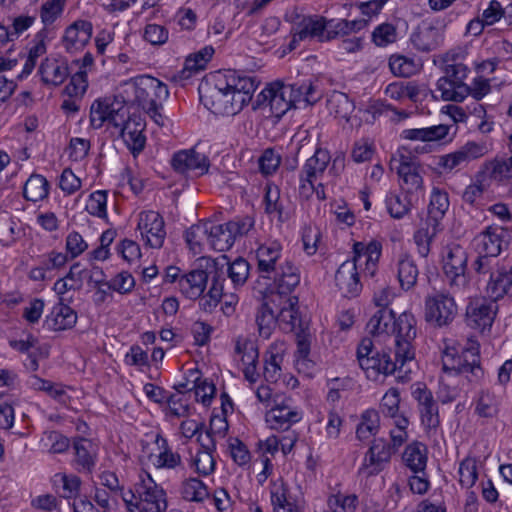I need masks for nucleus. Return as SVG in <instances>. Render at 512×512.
<instances>
[{"label": "nucleus", "instance_id": "27", "mask_svg": "<svg viewBox=\"0 0 512 512\" xmlns=\"http://www.w3.org/2000/svg\"><path fill=\"white\" fill-rule=\"evenodd\" d=\"M327 19L322 16H309L303 18L294 34L293 41H303L307 38H317L318 41L326 40Z\"/></svg>", "mask_w": 512, "mask_h": 512}, {"label": "nucleus", "instance_id": "34", "mask_svg": "<svg viewBox=\"0 0 512 512\" xmlns=\"http://www.w3.org/2000/svg\"><path fill=\"white\" fill-rule=\"evenodd\" d=\"M419 270L415 260L408 254L400 255L397 262V277L403 290L413 288L418 279Z\"/></svg>", "mask_w": 512, "mask_h": 512}, {"label": "nucleus", "instance_id": "36", "mask_svg": "<svg viewBox=\"0 0 512 512\" xmlns=\"http://www.w3.org/2000/svg\"><path fill=\"white\" fill-rule=\"evenodd\" d=\"M461 358L469 382H479L484 376V370L480 365L478 344L472 343L470 347L463 349Z\"/></svg>", "mask_w": 512, "mask_h": 512}, {"label": "nucleus", "instance_id": "2", "mask_svg": "<svg viewBox=\"0 0 512 512\" xmlns=\"http://www.w3.org/2000/svg\"><path fill=\"white\" fill-rule=\"evenodd\" d=\"M122 87L124 103L142 108L157 125H163L160 110L163 101L169 96L166 84L152 76L142 75L126 81Z\"/></svg>", "mask_w": 512, "mask_h": 512}, {"label": "nucleus", "instance_id": "8", "mask_svg": "<svg viewBox=\"0 0 512 512\" xmlns=\"http://www.w3.org/2000/svg\"><path fill=\"white\" fill-rule=\"evenodd\" d=\"M458 313L454 298L445 292L435 291L425 298V320L435 327L449 325Z\"/></svg>", "mask_w": 512, "mask_h": 512}, {"label": "nucleus", "instance_id": "38", "mask_svg": "<svg viewBox=\"0 0 512 512\" xmlns=\"http://www.w3.org/2000/svg\"><path fill=\"white\" fill-rule=\"evenodd\" d=\"M330 162V154L327 150L316 148L314 154L306 160L302 167L301 174L306 180L317 179L323 175Z\"/></svg>", "mask_w": 512, "mask_h": 512}, {"label": "nucleus", "instance_id": "57", "mask_svg": "<svg viewBox=\"0 0 512 512\" xmlns=\"http://www.w3.org/2000/svg\"><path fill=\"white\" fill-rule=\"evenodd\" d=\"M65 0H48L40 10L41 21L45 26L53 24L63 12Z\"/></svg>", "mask_w": 512, "mask_h": 512}, {"label": "nucleus", "instance_id": "55", "mask_svg": "<svg viewBox=\"0 0 512 512\" xmlns=\"http://www.w3.org/2000/svg\"><path fill=\"white\" fill-rule=\"evenodd\" d=\"M498 404L495 396L488 391H482L476 401L475 413L484 418H492L497 414Z\"/></svg>", "mask_w": 512, "mask_h": 512}, {"label": "nucleus", "instance_id": "39", "mask_svg": "<svg viewBox=\"0 0 512 512\" xmlns=\"http://www.w3.org/2000/svg\"><path fill=\"white\" fill-rule=\"evenodd\" d=\"M210 221H200L185 232V241L194 254L202 253L205 241L209 244Z\"/></svg>", "mask_w": 512, "mask_h": 512}, {"label": "nucleus", "instance_id": "18", "mask_svg": "<svg viewBox=\"0 0 512 512\" xmlns=\"http://www.w3.org/2000/svg\"><path fill=\"white\" fill-rule=\"evenodd\" d=\"M137 228L146 244L151 248L159 249L163 246L166 231L163 217L155 211H144L139 214Z\"/></svg>", "mask_w": 512, "mask_h": 512}, {"label": "nucleus", "instance_id": "62", "mask_svg": "<svg viewBox=\"0 0 512 512\" xmlns=\"http://www.w3.org/2000/svg\"><path fill=\"white\" fill-rule=\"evenodd\" d=\"M88 83H87V74L85 71H78L71 76L70 82L66 85L64 92L70 98L72 97H82L86 92Z\"/></svg>", "mask_w": 512, "mask_h": 512}, {"label": "nucleus", "instance_id": "56", "mask_svg": "<svg viewBox=\"0 0 512 512\" xmlns=\"http://www.w3.org/2000/svg\"><path fill=\"white\" fill-rule=\"evenodd\" d=\"M106 206L107 192L99 190L90 194L85 209L90 215L105 219L107 218Z\"/></svg>", "mask_w": 512, "mask_h": 512}, {"label": "nucleus", "instance_id": "59", "mask_svg": "<svg viewBox=\"0 0 512 512\" xmlns=\"http://www.w3.org/2000/svg\"><path fill=\"white\" fill-rule=\"evenodd\" d=\"M478 478L476 461L472 458L464 459L459 466V482L462 487H472Z\"/></svg>", "mask_w": 512, "mask_h": 512}, {"label": "nucleus", "instance_id": "29", "mask_svg": "<svg viewBox=\"0 0 512 512\" xmlns=\"http://www.w3.org/2000/svg\"><path fill=\"white\" fill-rule=\"evenodd\" d=\"M281 253L282 246L276 241L261 244L256 250L258 270L268 274L267 277L270 278L272 271L282 261Z\"/></svg>", "mask_w": 512, "mask_h": 512}, {"label": "nucleus", "instance_id": "54", "mask_svg": "<svg viewBox=\"0 0 512 512\" xmlns=\"http://www.w3.org/2000/svg\"><path fill=\"white\" fill-rule=\"evenodd\" d=\"M389 67L394 75L400 77H410L417 71L414 60L402 55H391Z\"/></svg>", "mask_w": 512, "mask_h": 512}, {"label": "nucleus", "instance_id": "44", "mask_svg": "<svg viewBox=\"0 0 512 512\" xmlns=\"http://www.w3.org/2000/svg\"><path fill=\"white\" fill-rule=\"evenodd\" d=\"M49 194V182L40 174H32L25 182L23 195L26 200L37 202Z\"/></svg>", "mask_w": 512, "mask_h": 512}, {"label": "nucleus", "instance_id": "16", "mask_svg": "<svg viewBox=\"0 0 512 512\" xmlns=\"http://www.w3.org/2000/svg\"><path fill=\"white\" fill-rule=\"evenodd\" d=\"M381 251L382 245L376 240H373L368 244L355 242L353 244V258L351 260H346L345 262L355 264V270L357 272L363 271L365 274L373 277L376 273Z\"/></svg>", "mask_w": 512, "mask_h": 512}, {"label": "nucleus", "instance_id": "11", "mask_svg": "<svg viewBox=\"0 0 512 512\" xmlns=\"http://www.w3.org/2000/svg\"><path fill=\"white\" fill-rule=\"evenodd\" d=\"M292 91L283 82L275 81L257 96V106L267 105L275 117L281 118L294 107L293 100H291Z\"/></svg>", "mask_w": 512, "mask_h": 512}, {"label": "nucleus", "instance_id": "49", "mask_svg": "<svg viewBox=\"0 0 512 512\" xmlns=\"http://www.w3.org/2000/svg\"><path fill=\"white\" fill-rule=\"evenodd\" d=\"M287 487L283 481L274 482L271 488V503L274 512H299L297 506L287 498Z\"/></svg>", "mask_w": 512, "mask_h": 512}, {"label": "nucleus", "instance_id": "23", "mask_svg": "<svg viewBox=\"0 0 512 512\" xmlns=\"http://www.w3.org/2000/svg\"><path fill=\"white\" fill-rule=\"evenodd\" d=\"M335 283L342 295L347 298L357 296L362 289L359 272L351 262H343L340 265L335 274Z\"/></svg>", "mask_w": 512, "mask_h": 512}, {"label": "nucleus", "instance_id": "12", "mask_svg": "<svg viewBox=\"0 0 512 512\" xmlns=\"http://www.w3.org/2000/svg\"><path fill=\"white\" fill-rule=\"evenodd\" d=\"M412 388V396L417 401L421 423L429 435L435 434L440 425L438 404L425 384L417 383Z\"/></svg>", "mask_w": 512, "mask_h": 512}, {"label": "nucleus", "instance_id": "48", "mask_svg": "<svg viewBox=\"0 0 512 512\" xmlns=\"http://www.w3.org/2000/svg\"><path fill=\"white\" fill-rule=\"evenodd\" d=\"M224 265V272L226 278L231 280L234 288L243 286L249 276L250 264L242 257L235 259L233 262H226Z\"/></svg>", "mask_w": 512, "mask_h": 512}, {"label": "nucleus", "instance_id": "30", "mask_svg": "<svg viewBox=\"0 0 512 512\" xmlns=\"http://www.w3.org/2000/svg\"><path fill=\"white\" fill-rule=\"evenodd\" d=\"M410 40L418 51L430 52L440 46L442 35L438 28L423 24L412 33Z\"/></svg>", "mask_w": 512, "mask_h": 512}, {"label": "nucleus", "instance_id": "15", "mask_svg": "<svg viewBox=\"0 0 512 512\" xmlns=\"http://www.w3.org/2000/svg\"><path fill=\"white\" fill-rule=\"evenodd\" d=\"M276 292H271V301L281 300L283 296H289L300 283L299 268L289 259L282 260L272 271Z\"/></svg>", "mask_w": 512, "mask_h": 512}, {"label": "nucleus", "instance_id": "64", "mask_svg": "<svg viewBox=\"0 0 512 512\" xmlns=\"http://www.w3.org/2000/svg\"><path fill=\"white\" fill-rule=\"evenodd\" d=\"M490 177L496 181L512 178V156L505 160H494L490 163Z\"/></svg>", "mask_w": 512, "mask_h": 512}, {"label": "nucleus", "instance_id": "33", "mask_svg": "<svg viewBox=\"0 0 512 512\" xmlns=\"http://www.w3.org/2000/svg\"><path fill=\"white\" fill-rule=\"evenodd\" d=\"M449 205L448 194L438 188H434L431 193L425 222L441 227V220L444 218Z\"/></svg>", "mask_w": 512, "mask_h": 512}, {"label": "nucleus", "instance_id": "17", "mask_svg": "<svg viewBox=\"0 0 512 512\" xmlns=\"http://www.w3.org/2000/svg\"><path fill=\"white\" fill-rule=\"evenodd\" d=\"M497 300L482 298L470 301L466 308L467 325L473 329L484 331L490 328L497 313Z\"/></svg>", "mask_w": 512, "mask_h": 512}, {"label": "nucleus", "instance_id": "37", "mask_svg": "<svg viewBox=\"0 0 512 512\" xmlns=\"http://www.w3.org/2000/svg\"><path fill=\"white\" fill-rule=\"evenodd\" d=\"M209 245L216 251H228L234 244L236 238L234 237L230 227L227 223L214 224L210 221Z\"/></svg>", "mask_w": 512, "mask_h": 512}, {"label": "nucleus", "instance_id": "9", "mask_svg": "<svg viewBox=\"0 0 512 512\" xmlns=\"http://www.w3.org/2000/svg\"><path fill=\"white\" fill-rule=\"evenodd\" d=\"M138 494L136 512H165L167 509L166 492L146 473L135 485Z\"/></svg>", "mask_w": 512, "mask_h": 512}, {"label": "nucleus", "instance_id": "1", "mask_svg": "<svg viewBox=\"0 0 512 512\" xmlns=\"http://www.w3.org/2000/svg\"><path fill=\"white\" fill-rule=\"evenodd\" d=\"M395 350L378 351L370 338H363L357 348V361L365 371L368 379L378 380L380 374L385 376L401 372L406 363L414 359L412 341L416 337V320L411 313L403 312L398 318L394 316Z\"/></svg>", "mask_w": 512, "mask_h": 512}, {"label": "nucleus", "instance_id": "13", "mask_svg": "<svg viewBox=\"0 0 512 512\" xmlns=\"http://www.w3.org/2000/svg\"><path fill=\"white\" fill-rule=\"evenodd\" d=\"M487 153V147L484 143L468 141L458 150L437 157L436 165L445 172H451L454 169L465 167L471 161L484 156Z\"/></svg>", "mask_w": 512, "mask_h": 512}, {"label": "nucleus", "instance_id": "24", "mask_svg": "<svg viewBox=\"0 0 512 512\" xmlns=\"http://www.w3.org/2000/svg\"><path fill=\"white\" fill-rule=\"evenodd\" d=\"M77 322V313L60 298L49 315L46 316L44 327L50 331H63L71 329Z\"/></svg>", "mask_w": 512, "mask_h": 512}, {"label": "nucleus", "instance_id": "4", "mask_svg": "<svg viewBox=\"0 0 512 512\" xmlns=\"http://www.w3.org/2000/svg\"><path fill=\"white\" fill-rule=\"evenodd\" d=\"M217 275L226 279L224 265H220L217 260H208L204 268L192 269L181 275L178 288L186 298L197 300L203 295L207 286L213 283V276Z\"/></svg>", "mask_w": 512, "mask_h": 512}, {"label": "nucleus", "instance_id": "31", "mask_svg": "<svg viewBox=\"0 0 512 512\" xmlns=\"http://www.w3.org/2000/svg\"><path fill=\"white\" fill-rule=\"evenodd\" d=\"M42 80L46 84L61 85L70 74L68 64L56 59H45L39 67Z\"/></svg>", "mask_w": 512, "mask_h": 512}, {"label": "nucleus", "instance_id": "47", "mask_svg": "<svg viewBox=\"0 0 512 512\" xmlns=\"http://www.w3.org/2000/svg\"><path fill=\"white\" fill-rule=\"evenodd\" d=\"M402 459L413 472H423L427 462L425 446L419 443L408 445L404 450Z\"/></svg>", "mask_w": 512, "mask_h": 512}, {"label": "nucleus", "instance_id": "51", "mask_svg": "<svg viewBox=\"0 0 512 512\" xmlns=\"http://www.w3.org/2000/svg\"><path fill=\"white\" fill-rule=\"evenodd\" d=\"M385 202L390 216L395 219H401L408 214L412 205L407 194L389 193Z\"/></svg>", "mask_w": 512, "mask_h": 512}, {"label": "nucleus", "instance_id": "35", "mask_svg": "<svg viewBox=\"0 0 512 512\" xmlns=\"http://www.w3.org/2000/svg\"><path fill=\"white\" fill-rule=\"evenodd\" d=\"M326 106L331 115L335 118L349 121L355 109V104L347 94L340 91H333L326 101Z\"/></svg>", "mask_w": 512, "mask_h": 512}, {"label": "nucleus", "instance_id": "7", "mask_svg": "<svg viewBox=\"0 0 512 512\" xmlns=\"http://www.w3.org/2000/svg\"><path fill=\"white\" fill-rule=\"evenodd\" d=\"M467 262V252L459 244H450L445 247L442 269L450 288L454 292L465 289L469 284V278L466 274Z\"/></svg>", "mask_w": 512, "mask_h": 512}, {"label": "nucleus", "instance_id": "14", "mask_svg": "<svg viewBox=\"0 0 512 512\" xmlns=\"http://www.w3.org/2000/svg\"><path fill=\"white\" fill-rule=\"evenodd\" d=\"M219 73L214 76V85L206 83L199 87L200 101L215 114H236L239 110H232L231 95L228 88L218 86Z\"/></svg>", "mask_w": 512, "mask_h": 512}, {"label": "nucleus", "instance_id": "63", "mask_svg": "<svg viewBox=\"0 0 512 512\" xmlns=\"http://www.w3.org/2000/svg\"><path fill=\"white\" fill-rule=\"evenodd\" d=\"M106 286L120 294H126L131 292L134 288L135 280L129 272L123 271L108 281Z\"/></svg>", "mask_w": 512, "mask_h": 512}, {"label": "nucleus", "instance_id": "25", "mask_svg": "<svg viewBox=\"0 0 512 512\" xmlns=\"http://www.w3.org/2000/svg\"><path fill=\"white\" fill-rule=\"evenodd\" d=\"M298 298L296 296H283L276 302L277 323L284 331H294L300 327L298 315Z\"/></svg>", "mask_w": 512, "mask_h": 512}, {"label": "nucleus", "instance_id": "32", "mask_svg": "<svg viewBox=\"0 0 512 512\" xmlns=\"http://www.w3.org/2000/svg\"><path fill=\"white\" fill-rule=\"evenodd\" d=\"M277 302V300L275 301ZM276 303L271 301V294L265 298L256 315V323L261 337L269 338L277 324Z\"/></svg>", "mask_w": 512, "mask_h": 512}, {"label": "nucleus", "instance_id": "53", "mask_svg": "<svg viewBox=\"0 0 512 512\" xmlns=\"http://www.w3.org/2000/svg\"><path fill=\"white\" fill-rule=\"evenodd\" d=\"M234 350L235 354L241 356L243 364L258 362L259 351L255 341L245 337H238L235 341Z\"/></svg>", "mask_w": 512, "mask_h": 512}, {"label": "nucleus", "instance_id": "50", "mask_svg": "<svg viewBox=\"0 0 512 512\" xmlns=\"http://www.w3.org/2000/svg\"><path fill=\"white\" fill-rule=\"evenodd\" d=\"M183 499L193 502H203L209 497L206 485L198 478H189L182 483Z\"/></svg>", "mask_w": 512, "mask_h": 512}, {"label": "nucleus", "instance_id": "22", "mask_svg": "<svg viewBox=\"0 0 512 512\" xmlns=\"http://www.w3.org/2000/svg\"><path fill=\"white\" fill-rule=\"evenodd\" d=\"M92 23L86 20H77L65 31L62 43L68 52L78 51L86 46L92 36Z\"/></svg>", "mask_w": 512, "mask_h": 512}, {"label": "nucleus", "instance_id": "19", "mask_svg": "<svg viewBox=\"0 0 512 512\" xmlns=\"http://www.w3.org/2000/svg\"><path fill=\"white\" fill-rule=\"evenodd\" d=\"M395 451L385 439H374L372 445L367 451L361 470L368 469V476L376 475L381 472L384 465L391 459Z\"/></svg>", "mask_w": 512, "mask_h": 512}, {"label": "nucleus", "instance_id": "5", "mask_svg": "<svg viewBox=\"0 0 512 512\" xmlns=\"http://www.w3.org/2000/svg\"><path fill=\"white\" fill-rule=\"evenodd\" d=\"M443 72L436 83L440 97L447 102H462L469 95V85L465 83L470 73L466 64H448L439 66Z\"/></svg>", "mask_w": 512, "mask_h": 512}, {"label": "nucleus", "instance_id": "10", "mask_svg": "<svg viewBox=\"0 0 512 512\" xmlns=\"http://www.w3.org/2000/svg\"><path fill=\"white\" fill-rule=\"evenodd\" d=\"M170 163L173 170L185 178L200 177L206 174L210 167L208 157L194 148L174 153Z\"/></svg>", "mask_w": 512, "mask_h": 512}, {"label": "nucleus", "instance_id": "46", "mask_svg": "<svg viewBox=\"0 0 512 512\" xmlns=\"http://www.w3.org/2000/svg\"><path fill=\"white\" fill-rule=\"evenodd\" d=\"M289 88H291L292 95L291 100H293L294 107L296 103L304 102L306 105H313L321 98V92L317 90V87L312 83H303V84H286Z\"/></svg>", "mask_w": 512, "mask_h": 512}, {"label": "nucleus", "instance_id": "43", "mask_svg": "<svg viewBox=\"0 0 512 512\" xmlns=\"http://www.w3.org/2000/svg\"><path fill=\"white\" fill-rule=\"evenodd\" d=\"M213 283L209 285L206 295H202L199 302L200 308L205 312H212L219 304L223 296H227L226 279L220 276H213Z\"/></svg>", "mask_w": 512, "mask_h": 512}, {"label": "nucleus", "instance_id": "60", "mask_svg": "<svg viewBox=\"0 0 512 512\" xmlns=\"http://www.w3.org/2000/svg\"><path fill=\"white\" fill-rule=\"evenodd\" d=\"M372 39L377 46L381 47L394 43L397 39L396 28L390 23H383L374 29Z\"/></svg>", "mask_w": 512, "mask_h": 512}, {"label": "nucleus", "instance_id": "40", "mask_svg": "<svg viewBox=\"0 0 512 512\" xmlns=\"http://www.w3.org/2000/svg\"><path fill=\"white\" fill-rule=\"evenodd\" d=\"M394 312L390 309H379L368 321L366 328L372 335H391L394 331Z\"/></svg>", "mask_w": 512, "mask_h": 512}, {"label": "nucleus", "instance_id": "26", "mask_svg": "<svg viewBox=\"0 0 512 512\" xmlns=\"http://www.w3.org/2000/svg\"><path fill=\"white\" fill-rule=\"evenodd\" d=\"M301 415L288 404H276L265 415V420L271 429L288 430L294 423L300 421Z\"/></svg>", "mask_w": 512, "mask_h": 512}, {"label": "nucleus", "instance_id": "42", "mask_svg": "<svg viewBox=\"0 0 512 512\" xmlns=\"http://www.w3.org/2000/svg\"><path fill=\"white\" fill-rule=\"evenodd\" d=\"M441 230L442 227L424 221L421 227L414 233L413 240L417 246V252L421 257H428L431 250V243Z\"/></svg>", "mask_w": 512, "mask_h": 512}, {"label": "nucleus", "instance_id": "6", "mask_svg": "<svg viewBox=\"0 0 512 512\" xmlns=\"http://www.w3.org/2000/svg\"><path fill=\"white\" fill-rule=\"evenodd\" d=\"M258 84L259 81L255 76L246 75L240 71L219 72L218 86L229 89L232 110L241 111L251 101Z\"/></svg>", "mask_w": 512, "mask_h": 512}, {"label": "nucleus", "instance_id": "52", "mask_svg": "<svg viewBox=\"0 0 512 512\" xmlns=\"http://www.w3.org/2000/svg\"><path fill=\"white\" fill-rule=\"evenodd\" d=\"M264 204L267 214L276 213L280 222H284L287 219V216L284 215V205L280 201V192L277 186H266Z\"/></svg>", "mask_w": 512, "mask_h": 512}, {"label": "nucleus", "instance_id": "21", "mask_svg": "<svg viewBox=\"0 0 512 512\" xmlns=\"http://www.w3.org/2000/svg\"><path fill=\"white\" fill-rule=\"evenodd\" d=\"M506 234L503 228L488 227L474 238L475 251L477 254L499 256L503 245H507L504 241Z\"/></svg>", "mask_w": 512, "mask_h": 512}, {"label": "nucleus", "instance_id": "41", "mask_svg": "<svg viewBox=\"0 0 512 512\" xmlns=\"http://www.w3.org/2000/svg\"><path fill=\"white\" fill-rule=\"evenodd\" d=\"M283 353L277 347L270 346L264 354V379L276 383L282 375Z\"/></svg>", "mask_w": 512, "mask_h": 512}, {"label": "nucleus", "instance_id": "28", "mask_svg": "<svg viewBox=\"0 0 512 512\" xmlns=\"http://www.w3.org/2000/svg\"><path fill=\"white\" fill-rule=\"evenodd\" d=\"M73 449L77 471L91 474L97 460L93 443L88 439L78 438L73 442Z\"/></svg>", "mask_w": 512, "mask_h": 512}, {"label": "nucleus", "instance_id": "61", "mask_svg": "<svg viewBox=\"0 0 512 512\" xmlns=\"http://www.w3.org/2000/svg\"><path fill=\"white\" fill-rule=\"evenodd\" d=\"M110 106L106 101H94L90 108V123L93 128L99 129L107 122Z\"/></svg>", "mask_w": 512, "mask_h": 512}, {"label": "nucleus", "instance_id": "20", "mask_svg": "<svg viewBox=\"0 0 512 512\" xmlns=\"http://www.w3.org/2000/svg\"><path fill=\"white\" fill-rule=\"evenodd\" d=\"M146 127L145 121L140 115H130L122 127L120 132L121 137L127 148L131 151L134 157L139 155L145 148L146 136L143 134Z\"/></svg>", "mask_w": 512, "mask_h": 512}, {"label": "nucleus", "instance_id": "58", "mask_svg": "<svg viewBox=\"0 0 512 512\" xmlns=\"http://www.w3.org/2000/svg\"><path fill=\"white\" fill-rule=\"evenodd\" d=\"M442 369L447 373L466 374V368H464L461 355L454 348H447L443 352Z\"/></svg>", "mask_w": 512, "mask_h": 512}, {"label": "nucleus", "instance_id": "3", "mask_svg": "<svg viewBox=\"0 0 512 512\" xmlns=\"http://www.w3.org/2000/svg\"><path fill=\"white\" fill-rule=\"evenodd\" d=\"M472 266L479 276L488 277L486 292L490 299L499 300L512 294V262L499 256L477 254Z\"/></svg>", "mask_w": 512, "mask_h": 512}, {"label": "nucleus", "instance_id": "45", "mask_svg": "<svg viewBox=\"0 0 512 512\" xmlns=\"http://www.w3.org/2000/svg\"><path fill=\"white\" fill-rule=\"evenodd\" d=\"M380 427V416L375 409H368L361 415V421L356 429V437L360 441L375 436Z\"/></svg>", "mask_w": 512, "mask_h": 512}]
</instances>
